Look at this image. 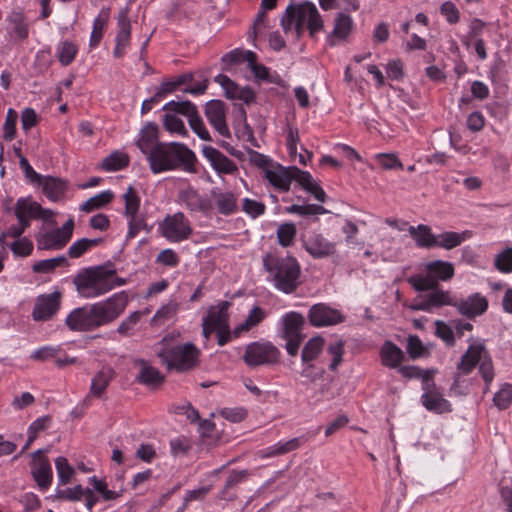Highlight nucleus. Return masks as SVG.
I'll list each match as a JSON object with an SVG mask.
<instances>
[{
	"label": "nucleus",
	"mask_w": 512,
	"mask_h": 512,
	"mask_svg": "<svg viewBox=\"0 0 512 512\" xmlns=\"http://www.w3.org/2000/svg\"><path fill=\"white\" fill-rule=\"evenodd\" d=\"M128 297L125 292L72 310L65 323L71 331L89 332L114 322L125 310Z\"/></svg>",
	"instance_id": "f257e3e1"
},
{
	"label": "nucleus",
	"mask_w": 512,
	"mask_h": 512,
	"mask_svg": "<svg viewBox=\"0 0 512 512\" xmlns=\"http://www.w3.org/2000/svg\"><path fill=\"white\" fill-rule=\"evenodd\" d=\"M76 291L83 298L100 297L115 287L126 284V279L117 276L111 262L104 265L87 267L73 278Z\"/></svg>",
	"instance_id": "f03ea898"
},
{
	"label": "nucleus",
	"mask_w": 512,
	"mask_h": 512,
	"mask_svg": "<svg viewBox=\"0 0 512 512\" xmlns=\"http://www.w3.org/2000/svg\"><path fill=\"white\" fill-rule=\"evenodd\" d=\"M147 161L154 174L171 170H183L189 173L197 171L195 153L180 142L157 143L149 153Z\"/></svg>",
	"instance_id": "7ed1b4c3"
},
{
	"label": "nucleus",
	"mask_w": 512,
	"mask_h": 512,
	"mask_svg": "<svg viewBox=\"0 0 512 512\" xmlns=\"http://www.w3.org/2000/svg\"><path fill=\"white\" fill-rule=\"evenodd\" d=\"M262 262L265 271L268 273V280L276 290L285 294H292L302 284L301 266L295 257L267 253L264 255Z\"/></svg>",
	"instance_id": "20e7f679"
},
{
	"label": "nucleus",
	"mask_w": 512,
	"mask_h": 512,
	"mask_svg": "<svg viewBox=\"0 0 512 512\" xmlns=\"http://www.w3.org/2000/svg\"><path fill=\"white\" fill-rule=\"evenodd\" d=\"M157 356L169 370L187 372L198 365L199 350L192 343L161 349Z\"/></svg>",
	"instance_id": "39448f33"
},
{
	"label": "nucleus",
	"mask_w": 512,
	"mask_h": 512,
	"mask_svg": "<svg viewBox=\"0 0 512 512\" xmlns=\"http://www.w3.org/2000/svg\"><path fill=\"white\" fill-rule=\"evenodd\" d=\"M426 274H414L407 278L409 285L417 292L439 286V281L450 280L454 276L452 263L443 260H434L426 264Z\"/></svg>",
	"instance_id": "423d86ee"
},
{
	"label": "nucleus",
	"mask_w": 512,
	"mask_h": 512,
	"mask_svg": "<svg viewBox=\"0 0 512 512\" xmlns=\"http://www.w3.org/2000/svg\"><path fill=\"white\" fill-rule=\"evenodd\" d=\"M281 324V338L286 340L285 349L288 355L295 357L305 338V334L302 333L305 318L302 314L291 311L282 317Z\"/></svg>",
	"instance_id": "0eeeda50"
},
{
	"label": "nucleus",
	"mask_w": 512,
	"mask_h": 512,
	"mask_svg": "<svg viewBox=\"0 0 512 512\" xmlns=\"http://www.w3.org/2000/svg\"><path fill=\"white\" fill-rule=\"evenodd\" d=\"M420 293L408 305L412 311L430 312L433 309L454 304V297L451 296L450 292L442 290L439 286H433V288Z\"/></svg>",
	"instance_id": "6e6552de"
},
{
	"label": "nucleus",
	"mask_w": 512,
	"mask_h": 512,
	"mask_svg": "<svg viewBox=\"0 0 512 512\" xmlns=\"http://www.w3.org/2000/svg\"><path fill=\"white\" fill-rule=\"evenodd\" d=\"M159 228L163 237L175 243L187 240L193 233L189 220L182 212L167 215Z\"/></svg>",
	"instance_id": "1a4fd4ad"
},
{
	"label": "nucleus",
	"mask_w": 512,
	"mask_h": 512,
	"mask_svg": "<svg viewBox=\"0 0 512 512\" xmlns=\"http://www.w3.org/2000/svg\"><path fill=\"white\" fill-rule=\"evenodd\" d=\"M305 23L311 37H314L323 28V20L320 13L316 6L308 1L296 6L294 26L297 38L302 36Z\"/></svg>",
	"instance_id": "9d476101"
},
{
	"label": "nucleus",
	"mask_w": 512,
	"mask_h": 512,
	"mask_svg": "<svg viewBox=\"0 0 512 512\" xmlns=\"http://www.w3.org/2000/svg\"><path fill=\"white\" fill-rule=\"evenodd\" d=\"M280 351L273 344L253 342L245 349L244 362L250 367L271 365L279 362Z\"/></svg>",
	"instance_id": "9b49d317"
},
{
	"label": "nucleus",
	"mask_w": 512,
	"mask_h": 512,
	"mask_svg": "<svg viewBox=\"0 0 512 512\" xmlns=\"http://www.w3.org/2000/svg\"><path fill=\"white\" fill-rule=\"evenodd\" d=\"M46 450L39 449L32 453L31 474L38 488L46 491L52 484L53 471L49 459L43 455Z\"/></svg>",
	"instance_id": "f8f14e48"
},
{
	"label": "nucleus",
	"mask_w": 512,
	"mask_h": 512,
	"mask_svg": "<svg viewBox=\"0 0 512 512\" xmlns=\"http://www.w3.org/2000/svg\"><path fill=\"white\" fill-rule=\"evenodd\" d=\"M308 319L312 326L323 327L342 323L345 317L339 310L324 303H317L309 309Z\"/></svg>",
	"instance_id": "ddd939ff"
},
{
	"label": "nucleus",
	"mask_w": 512,
	"mask_h": 512,
	"mask_svg": "<svg viewBox=\"0 0 512 512\" xmlns=\"http://www.w3.org/2000/svg\"><path fill=\"white\" fill-rule=\"evenodd\" d=\"M60 300L61 293L59 291L39 296L32 311L33 319L35 321L51 319L60 308Z\"/></svg>",
	"instance_id": "4468645a"
},
{
	"label": "nucleus",
	"mask_w": 512,
	"mask_h": 512,
	"mask_svg": "<svg viewBox=\"0 0 512 512\" xmlns=\"http://www.w3.org/2000/svg\"><path fill=\"white\" fill-rule=\"evenodd\" d=\"M205 115L209 123L223 137L230 138L231 133L226 124V106L221 100H210L205 106Z\"/></svg>",
	"instance_id": "2eb2a0df"
},
{
	"label": "nucleus",
	"mask_w": 512,
	"mask_h": 512,
	"mask_svg": "<svg viewBox=\"0 0 512 512\" xmlns=\"http://www.w3.org/2000/svg\"><path fill=\"white\" fill-rule=\"evenodd\" d=\"M179 201L190 211L200 212L205 216H210L213 205L210 199L198 193L193 187H188L179 192Z\"/></svg>",
	"instance_id": "dca6fc26"
},
{
	"label": "nucleus",
	"mask_w": 512,
	"mask_h": 512,
	"mask_svg": "<svg viewBox=\"0 0 512 512\" xmlns=\"http://www.w3.org/2000/svg\"><path fill=\"white\" fill-rule=\"evenodd\" d=\"M129 9L127 7L120 9L117 17L118 32L115 37V48L113 55L115 58H121L125 54L126 48L131 38V22L128 17Z\"/></svg>",
	"instance_id": "f3484780"
},
{
	"label": "nucleus",
	"mask_w": 512,
	"mask_h": 512,
	"mask_svg": "<svg viewBox=\"0 0 512 512\" xmlns=\"http://www.w3.org/2000/svg\"><path fill=\"white\" fill-rule=\"evenodd\" d=\"M303 244L305 250L316 259L329 257L336 252V244L316 232L306 236L303 240Z\"/></svg>",
	"instance_id": "a211bd4d"
},
{
	"label": "nucleus",
	"mask_w": 512,
	"mask_h": 512,
	"mask_svg": "<svg viewBox=\"0 0 512 512\" xmlns=\"http://www.w3.org/2000/svg\"><path fill=\"white\" fill-rule=\"evenodd\" d=\"M211 196L219 214L229 216L238 211V197L234 192L212 189Z\"/></svg>",
	"instance_id": "6ab92c4d"
},
{
	"label": "nucleus",
	"mask_w": 512,
	"mask_h": 512,
	"mask_svg": "<svg viewBox=\"0 0 512 512\" xmlns=\"http://www.w3.org/2000/svg\"><path fill=\"white\" fill-rule=\"evenodd\" d=\"M422 405L430 412L443 414L451 412V404L446 400L438 388L424 391L421 395Z\"/></svg>",
	"instance_id": "aec40b11"
},
{
	"label": "nucleus",
	"mask_w": 512,
	"mask_h": 512,
	"mask_svg": "<svg viewBox=\"0 0 512 512\" xmlns=\"http://www.w3.org/2000/svg\"><path fill=\"white\" fill-rule=\"evenodd\" d=\"M203 155L209 160L213 169L219 173L230 174L237 170L236 164L212 146H204Z\"/></svg>",
	"instance_id": "412c9836"
},
{
	"label": "nucleus",
	"mask_w": 512,
	"mask_h": 512,
	"mask_svg": "<svg viewBox=\"0 0 512 512\" xmlns=\"http://www.w3.org/2000/svg\"><path fill=\"white\" fill-rule=\"evenodd\" d=\"M135 365L139 367V373L136 377L137 382L149 387H157L165 381L164 375L157 368L151 366L148 361L137 359Z\"/></svg>",
	"instance_id": "4be33fe9"
},
{
	"label": "nucleus",
	"mask_w": 512,
	"mask_h": 512,
	"mask_svg": "<svg viewBox=\"0 0 512 512\" xmlns=\"http://www.w3.org/2000/svg\"><path fill=\"white\" fill-rule=\"evenodd\" d=\"M158 139V125L154 122H148L140 130L139 139L136 141V145L143 154L149 157V153L154 149V146L157 143H160Z\"/></svg>",
	"instance_id": "5701e85b"
},
{
	"label": "nucleus",
	"mask_w": 512,
	"mask_h": 512,
	"mask_svg": "<svg viewBox=\"0 0 512 512\" xmlns=\"http://www.w3.org/2000/svg\"><path fill=\"white\" fill-rule=\"evenodd\" d=\"M15 214L20 212L22 216H30L34 219L47 220L53 212L49 209H44L41 205L35 201H32L30 197L19 198L16 202Z\"/></svg>",
	"instance_id": "b1692460"
},
{
	"label": "nucleus",
	"mask_w": 512,
	"mask_h": 512,
	"mask_svg": "<svg viewBox=\"0 0 512 512\" xmlns=\"http://www.w3.org/2000/svg\"><path fill=\"white\" fill-rule=\"evenodd\" d=\"M39 185L42 186V191L51 201H58L61 199L68 187V182L59 177L45 176Z\"/></svg>",
	"instance_id": "393cba45"
},
{
	"label": "nucleus",
	"mask_w": 512,
	"mask_h": 512,
	"mask_svg": "<svg viewBox=\"0 0 512 512\" xmlns=\"http://www.w3.org/2000/svg\"><path fill=\"white\" fill-rule=\"evenodd\" d=\"M266 179L276 189L288 192L293 181L291 167L278 166L275 170H266Z\"/></svg>",
	"instance_id": "a878e982"
},
{
	"label": "nucleus",
	"mask_w": 512,
	"mask_h": 512,
	"mask_svg": "<svg viewBox=\"0 0 512 512\" xmlns=\"http://www.w3.org/2000/svg\"><path fill=\"white\" fill-rule=\"evenodd\" d=\"M472 235L471 231H463L461 233L454 231H445L439 235H436L435 247L442 248L445 250H451L460 246L466 239Z\"/></svg>",
	"instance_id": "bb28decb"
},
{
	"label": "nucleus",
	"mask_w": 512,
	"mask_h": 512,
	"mask_svg": "<svg viewBox=\"0 0 512 512\" xmlns=\"http://www.w3.org/2000/svg\"><path fill=\"white\" fill-rule=\"evenodd\" d=\"M408 231L418 247L428 249L435 247L436 235L432 233L430 226L425 224L410 226Z\"/></svg>",
	"instance_id": "cd10ccee"
},
{
	"label": "nucleus",
	"mask_w": 512,
	"mask_h": 512,
	"mask_svg": "<svg viewBox=\"0 0 512 512\" xmlns=\"http://www.w3.org/2000/svg\"><path fill=\"white\" fill-rule=\"evenodd\" d=\"M231 303L229 301H221L216 306H211L208 314L203 319L214 327H226L229 325L228 309Z\"/></svg>",
	"instance_id": "c85d7f7f"
},
{
	"label": "nucleus",
	"mask_w": 512,
	"mask_h": 512,
	"mask_svg": "<svg viewBox=\"0 0 512 512\" xmlns=\"http://www.w3.org/2000/svg\"><path fill=\"white\" fill-rule=\"evenodd\" d=\"M248 473L246 470H233L228 475L225 485L221 492L219 493V498L223 500L233 501L236 499V494L232 492L235 488H237L241 483H243L247 477Z\"/></svg>",
	"instance_id": "c756f323"
},
{
	"label": "nucleus",
	"mask_w": 512,
	"mask_h": 512,
	"mask_svg": "<svg viewBox=\"0 0 512 512\" xmlns=\"http://www.w3.org/2000/svg\"><path fill=\"white\" fill-rule=\"evenodd\" d=\"M380 355L382 364L390 368L398 367L404 358L403 351L391 341H385Z\"/></svg>",
	"instance_id": "7c9ffc66"
},
{
	"label": "nucleus",
	"mask_w": 512,
	"mask_h": 512,
	"mask_svg": "<svg viewBox=\"0 0 512 512\" xmlns=\"http://www.w3.org/2000/svg\"><path fill=\"white\" fill-rule=\"evenodd\" d=\"M451 306L456 307L463 316L469 319L474 318L480 314V294L475 293L459 302L454 299V304Z\"/></svg>",
	"instance_id": "2f4dec72"
},
{
	"label": "nucleus",
	"mask_w": 512,
	"mask_h": 512,
	"mask_svg": "<svg viewBox=\"0 0 512 512\" xmlns=\"http://www.w3.org/2000/svg\"><path fill=\"white\" fill-rule=\"evenodd\" d=\"M324 342V338L321 336H316L309 339L301 352L302 363H313V361H315L322 353Z\"/></svg>",
	"instance_id": "473e14b6"
},
{
	"label": "nucleus",
	"mask_w": 512,
	"mask_h": 512,
	"mask_svg": "<svg viewBox=\"0 0 512 512\" xmlns=\"http://www.w3.org/2000/svg\"><path fill=\"white\" fill-rule=\"evenodd\" d=\"M264 318V310L259 306H254L252 310L249 312L244 322L234 328L233 336L235 338L239 337L241 333L247 332L253 327L257 326L259 323H261L264 320Z\"/></svg>",
	"instance_id": "72a5a7b5"
},
{
	"label": "nucleus",
	"mask_w": 512,
	"mask_h": 512,
	"mask_svg": "<svg viewBox=\"0 0 512 512\" xmlns=\"http://www.w3.org/2000/svg\"><path fill=\"white\" fill-rule=\"evenodd\" d=\"M109 17L110 9L102 8L99 15L94 19L93 29L90 36V47H96L101 42Z\"/></svg>",
	"instance_id": "f704fd0d"
},
{
	"label": "nucleus",
	"mask_w": 512,
	"mask_h": 512,
	"mask_svg": "<svg viewBox=\"0 0 512 512\" xmlns=\"http://www.w3.org/2000/svg\"><path fill=\"white\" fill-rule=\"evenodd\" d=\"M480 362V345H472L462 356L457 369L462 374H469Z\"/></svg>",
	"instance_id": "c9c22d12"
},
{
	"label": "nucleus",
	"mask_w": 512,
	"mask_h": 512,
	"mask_svg": "<svg viewBox=\"0 0 512 512\" xmlns=\"http://www.w3.org/2000/svg\"><path fill=\"white\" fill-rule=\"evenodd\" d=\"M113 377L111 369L99 371L92 379L90 393L95 397H102Z\"/></svg>",
	"instance_id": "e433bc0d"
},
{
	"label": "nucleus",
	"mask_w": 512,
	"mask_h": 512,
	"mask_svg": "<svg viewBox=\"0 0 512 512\" xmlns=\"http://www.w3.org/2000/svg\"><path fill=\"white\" fill-rule=\"evenodd\" d=\"M68 265V260L64 255L57 256L55 258L44 259L35 262L32 265V271L38 274H47L52 273L58 267H63Z\"/></svg>",
	"instance_id": "4c0bfd02"
},
{
	"label": "nucleus",
	"mask_w": 512,
	"mask_h": 512,
	"mask_svg": "<svg viewBox=\"0 0 512 512\" xmlns=\"http://www.w3.org/2000/svg\"><path fill=\"white\" fill-rule=\"evenodd\" d=\"M66 244V240L56 229L51 232H47L37 241V247L40 250H57L63 248Z\"/></svg>",
	"instance_id": "58836bf2"
},
{
	"label": "nucleus",
	"mask_w": 512,
	"mask_h": 512,
	"mask_svg": "<svg viewBox=\"0 0 512 512\" xmlns=\"http://www.w3.org/2000/svg\"><path fill=\"white\" fill-rule=\"evenodd\" d=\"M162 110L173 112L172 114H181L188 117V120L192 118L198 111L196 106L189 100L184 101H170L166 103Z\"/></svg>",
	"instance_id": "ea45409f"
},
{
	"label": "nucleus",
	"mask_w": 512,
	"mask_h": 512,
	"mask_svg": "<svg viewBox=\"0 0 512 512\" xmlns=\"http://www.w3.org/2000/svg\"><path fill=\"white\" fill-rule=\"evenodd\" d=\"M353 27L352 18L345 13H339L335 18L332 36L344 40L348 37Z\"/></svg>",
	"instance_id": "a19ab883"
},
{
	"label": "nucleus",
	"mask_w": 512,
	"mask_h": 512,
	"mask_svg": "<svg viewBox=\"0 0 512 512\" xmlns=\"http://www.w3.org/2000/svg\"><path fill=\"white\" fill-rule=\"evenodd\" d=\"M129 165V157L125 153L115 151L103 159L101 168L106 171H118Z\"/></svg>",
	"instance_id": "79ce46f5"
},
{
	"label": "nucleus",
	"mask_w": 512,
	"mask_h": 512,
	"mask_svg": "<svg viewBox=\"0 0 512 512\" xmlns=\"http://www.w3.org/2000/svg\"><path fill=\"white\" fill-rule=\"evenodd\" d=\"M114 194L111 191H103L100 194L89 198L84 202L80 209L84 212H92L96 209H100L113 200Z\"/></svg>",
	"instance_id": "37998d69"
},
{
	"label": "nucleus",
	"mask_w": 512,
	"mask_h": 512,
	"mask_svg": "<svg viewBox=\"0 0 512 512\" xmlns=\"http://www.w3.org/2000/svg\"><path fill=\"white\" fill-rule=\"evenodd\" d=\"M55 467L58 476V486H64L71 482L75 473L74 468L69 464L67 458L60 456L55 460Z\"/></svg>",
	"instance_id": "c03bdc74"
},
{
	"label": "nucleus",
	"mask_w": 512,
	"mask_h": 512,
	"mask_svg": "<svg viewBox=\"0 0 512 512\" xmlns=\"http://www.w3.org/2000/svg\"><path fill=\"white\" fill-rule=\"evenodd\" d=\"M512 403V384L503 383L493 396V404L499 410L507 409Z\"/></svg>",
	"instance_id": "a18cd8bd"
},
{
	"label": "nucleus",
	"mask_w": 512,
	"mask_h": 512,
	"mask_svg": "<svg viewBox=\"0 0 512 512\" xmlns=\"http://www.w3.org/2000/svg\"><path fill=\"white\" fill-rule=\"evenodd\" d=\"M78 52V47L70 42V41H63L59 44L57 48V58L61 65L68 66L70 65Z\"/></svg>",
	"instance_id": "49530a36"
},
{
	"label": "nucleus",
	"mask_w": 512,
	"mask_h": 512,
	"mask_svg": "<svg viewBox=\"0 0 512 512\" xmlns=\"http://www.w3.org/2000/svg\"><path fill=\"white\" fill-rule=\"evenodd\" d=\"M406 351L411 359L426 357L430 354L428 348L424 346L417 335L408 336Z\"/></svg>",
	"instance_id": "de8ad7c7"
},
{
	"label": "nucleus",
	"mask_w": 512,
	"mask_h": 512,
	"mask_svg": "<svg viewBox=\"0 0 512 512\" xmlns=\"http://www.w3.org/2000/svg\"><path fill=\"white\" fill-rule=\"evenodd\" d=\"M8 21L13 25L12 33L20 40L28 37V24L25 22L24 16L20 12H13L8 18Z\"/></svg>",
	"instance_id": "09e8293b"
},
{
	"label": "nucleus",
	"mask_w": 512,
	"mask_h": 512,
	"mask_svg": "<svg viewBox=\"0 0 512 512\" xmlns=\"http://www.w3.org/2000/svg\"><path fill=\"white\" fill-rule=\"evenodd\" d=\"M124 200H125V211L124 215L126 217L133 216L135 214H138L139 208H140V198L133 188V186H129L127 188L126 193L124 194Z\"/></svg>",
	"instance_id": "8fccbe9b"
},
{
	"label": "nucleus",
	"mask_w": 512,
	"mask_h": 512,
	"mask_svg": "<svg viewBox=\"0 0 512 512\" xmlns=\"http://www.w3.org/2000/svg\"><path fill=\"white\" fill-rule=\"evenodd\" d=\"M296 226L293 223L281 224L277 229V239L281 246L288 247L292 245L296 236Z\"/></svg>",
	"instance_id": "3c124183"
},
{
	"label": "nucleus",
	"mask_w": 512,
	"mask_h": 512,
	"mask_svg": "<svg viewBox=\"0 0 512 512\" xmlns=\"http://www.w3.org/2000/svg\"><path fill=\"white\" fill-rule=\"evenodd\" d=\"M85 488L80 484L72 488L61 489L60 486L55 491L54 498L57 500L80 501L84 496Z\"/></svg>",
	"instance_id": "603ef678"
},
{
	"label": "nucleus",
	"mask_w": 512,
	"mask_h": 512,
	"mask_svg": "<svg viewBox=\"0 0 512 512\" xmlns=\"http://www.w3.org/2000/svg\"><path fill=\"white\" fill-rule=\"evenodd\" d=\"M163 126L171 133H177L182 136L187 134L184 122L175 114L166 113L163 117Z\"/></svg>",
	"instance_id": "864d4df0"
},
{
	"label": "nucleus",
	"mask_w": 512,
	"mask_h": 512,
	"mask_svg": "<svg viewBox=\"0 0 512 512\" xmlns=\"http://www.w3.org/2000/svg\"><path fill=\"white\" fill-rule=\"evenodd\" d=\"M327 353L332 357L331 362L329 364V369L331 371L337 370L338 366L343 361L344 354V342L339 340L335 343H330L327 347Z\"/></svg>",
	"instance_id": "5fc2aeb1"
},
{
	"label": "nucleus",
	"mask_w": 512,
	"mask_h": 512,
	"mask_svg": "<svg viewBox=\"0 0 512 512\" xmlns=\"http://www.w3.org/2000/svg\"><path fill=\"white\" fill-rule=\"evenodd\" d=\"M300 446L299 438H293L285 443H279L275 446L269 447L265 450V456L272 457L283 455L297 449Z\"/></svg>",
	"instance_id": "6e6d98bb"
},
{
	"label": "nucleus",
	"mask_w": 512,
	"mask_h": 512,
	"mask_svg": "<svg viewBox=\"0 0 512 512\" xmlns=\"http://www.w3.org/2000/svg\"><path fill=\"white\" fill-rule=\"evenodd\" d=\"M214 81L224 89L225 96L228 99H236L239 91L242 89V87H239L234 81L224 74H218L214 78Z\"/></svg>",
	"instance_id": "4d7b16f0"
},
{
	"label": "nucleus",
	"mask_w": 512,
	"mask_h": 512,
	"mask_svg": "<svg viewBox=\"0 0 512 512\" xmlns=\"http://www.w3.org/2000/svg\"><path fill=\"white\" fill-rule=\"evenodd\" d=\"M495 267L503 273H511L512 272V247H508L498 254H496L494 259Z\"/></svg>",
	"instance_id": "13d9d810"
},
{
	"label": "nucleus",
	"mask_w": 512,
	"mask_h": 512,
	"mask_svg": "<svg viewBox=\"0 0 512 512\" xmlns=\"http://www.w3.org/2000/svg\"><path fill=\"white\" fill-rule=\"evenodd\" d=\"M17 119V112L14 109L9 108L3 125V138L6 141H11L15 138Z\"/></svg>",
	"instance_id": "bf43d9fd"
},
{
	"label": "nucleus",
	"mask_w": 512,
	"mask_h": 512,
	"mask_svg": "<svg viewBox=\"0 0 512 512\" xmlns=\"http://www.w3.org/2000/svg\"><path fill=\"white\" fill-rule=\"evenodd\" d=\"M242 210L251 218H257L265 213L266 205L260 201L244 198L242 201Z\"/></svg>",
	"instance_id": "052dcab7"
},
{
	"label": "nucleus",
	"mask_w": 512,
	"mask_h": 512,
	"mask_svg": "<svg viewBox=\"0 0 512 512\" xmlns=\"http://www.w3.org/2000/svg\"><path fill=\"white\" fill-rule=\"evenodd\" d=\"M325 374V369L317 367L313 363H303V368L300 372L301 377L306 379L310 383H314L321 379Z\"/></svg>",
	"instance_id": "680f3d73"
},
{
	"label": "nucleus",
	"mask_w": 512,
	"mask_h": 512,
	"mask_svg": "<svg viewBox=\"0 0 512 512\" xmlns=\"http://www.w3.org/2000/svg\"><path fill=\"white\" fill-rule=\"evenodd\" d=\"M10 248L15 256L26 257L33 251V243L30 239L23 237L11 243Z\"/></svg>",
	"instance_id": "e2e57ef3"
},
{
	"label": "nucleus",
	"mask_w": 512,
	"mask_h": 512,
	"mask_svg": "<svg viewBox=\"0 0 512 512\" xmlns=\"http://www.w3.org/2000/svg\"><path fill=\"white\" fill-rule=\"evenodd\" d=\"M435 334L441 338L446 345L453 346L455 344V337L452 328L441 320L435 321Z\"/></svg>",
	"instance_id": "0e129e2a"
},
{
	"label": "nucleus",
	"mask_w": 512,
	"mask_h": 512,
	"mask_svg": "<svg viewBox=\"0 0 512 512\" xmlns=\"http://www.w3.org/2000/svg\"><path fill=\"white\" fill-rule=\"evenodd\" d=\"M142 313L140 311H134L126 319H124L118 326L117 332L123 336L132 334L135 325L139 322Z\"/></svg>",
	"instance_id": "69168bd1"
},
{
	"label": "nucleus",
	"mask_w": 512,
	"mask_h": 512,
	"mask_svg": "<svg viewBox=\"0 0 512 512\" xmlns=\"http://www.w3.org/2000/svg\"><path fill=\"white\" fill-rule=\"evenodd\" d=\"M128 232L127 239H132L137 236V234L141 230H147V224L143 217L135 214L133 216H128Z\"/></svg>",
	"instance_id": "338daca9"
},
{
	"label": "nucleus",
	"mask_w": 512,
	"mask_h": 512,
	"mask_svg": "<svg viewBox=\"0 0 512 512\" xmlns=\"http://www.w3.org/2000/svg\"><path fill=\"white\" fill-rule=\"evenodd\" d=\"M191 129L197 134V136L204 141H211V136L206 129L203 120L199 116L198 112L188 120Z\"/></svg>",
	"instance_id": "774afa93"
}]
</instances>
